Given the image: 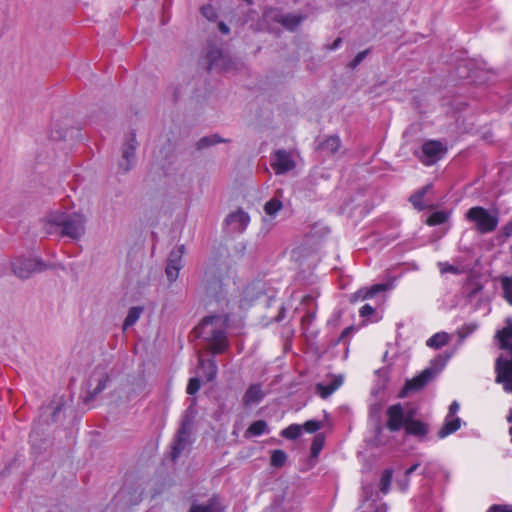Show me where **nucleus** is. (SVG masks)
<instances>
[{
  "instance_id": "nucleus-1",
  "label": "nucleus",
  "mask_w": 512,
  "mask_h": 512,
  "mask_svg": "<svg viewBox=\"0 0 512 512\" xmlns=\"http://www.w3.org/2000/svg\"><path fill=\"white\" fill-rule=\"evenodd\" d=\"M227 320V317L220 315L210 316L195 328L197 336L209 344V348L214 354L223 352L228 346L225 334Z\"/></svg>"
},
{
  "instance_id": "nucleus-2",
  "label": "nucleus",
  "mask_w": 512,
  "mask_h": 512,
  "mask_svg": "<svg viewBox=\"0 0 512 512\" xmlns=\"http://www.w3.org/2000/svg\"><path fill=\"white\" fill-rule=\"evenodd\" d=\"M86 222V216L79 212L57 211L49 216V223L61 227V234L73 240H78L85 234Z\"/></svg>"
},
{
  "instance_id": "nucleus-3",
  "label": "nucleus",
  "mask_w": 512,
  "mask_h": 512,
  "mask_svg": "<svg viewBox=\"0 0 512 512\" xmlns=\"http://www.w3.org/2000/svg\"><path fill=\"white\" fill-rule=\"evenodd\" d=\"M194 403L195 399L192 400L191 405L187 408L181 427L175 437L171 452L172 460H175L190 444V434L196 417Z\"/></svg>"
},
{
  "instance_id": "nucleus-4",
  "label": "nucleus",
  "mask_w": 512,
  "mask_h": 512,
  "mask_svg": "<svg viewBox=\"0 0 512 512\" xmlns=\"http://www.w3.org/2000/svg\"><path fill=\"white\" fill-rule=\"evenodd\" d=\"M449 356H438L432 362V366L423 370L419 375L408 380L401 392V396H406L411 391L422 389L428 382H430L444 367L448 361Z\"/></svg>"
},
{
  "instance_id": "nucleus-5",
  "label": "nucleus",
  "mask_w": 512,
  "mask_h": 512,
  "mask_svg": "<svg viewBox=\"0 0 512 512\" xmlns=\"http://www.w3.org/2000/svg\"><path fill=\"white\" fill-rule=\"evenodd\" d=\"M466 218L475 224L476 230L481 234L493 232L499 222L498 213H490L481 206L470 208L466 213Z\"/></svg>"
},
{
  "instance_id": "nucleus-6",
  "label": "nucleus",
  "mask_w": 512,
  "mask_h": 512,
  "mask_svg": "<svg viewBox=\"0 0 512 512\" xmlns=\"http://www.w3.org/2000/svg\"><path fill=\"white\" fill-rule=\"evenodd\" d=\"M263 284L258 281L247 285L241 292L231 294V298L227 300V305L234 309L238 306L239 309L247 308L254 300L258 299L263 294Z\"/></svg>"
},
{
  "instance_id": "nucleus-7",
  "label": "nucleus",
  "mask_w": 512,
  "mask_h": 512,
  "mask_svg": "<svg viewBox=\"0 0 512 512\" xmlns=\"http://www.w3.org/2000/svg\"><path fill=\"white\" fill-rule=\"evenodd\" d=\"M110 382V375L105 368H95L86 382V401L93 400L104 391Z\"/></svg>"
},
{
  "instance_id": "nucleus-8",
  "label": "nucleus",
  "mask_w": 512,
  "mask_h": 512,
  "mask_svg": "<svg viewBox=\"0 0 512 512\" xmlns=\"http://www.w3.org/2000/svg\"><path fill=\"white\" fill-rule=\"evenodd\" d=\"M185 253L184 245L175 247L169 254L165 273L170 282H174L182 268V258Z\"/></svg>"
},
{
  "instance_id": "nucleus-9",
  "label": "nucleus",
  "mask_w": 512,
  "mask_h": 512,
  "mask_svg": "<svg viewBox=\"0 0 512 512\" xmlns=\"http://www.w3.org/2000/svg\"><path fill=\"white\" fill-rule=\"evenodd\" d=\"M422 153L421 161L425 165H432L444 156L446 147L439 141L430 140L423 144Z\"/></svg>"
},
{
  "instance_id": "nucleus-10",
  "label": "nucleus",
  "mask_w": 512,
  "mask_h": 512,
  "mask_svg": "<svg viewBox=\"0 0 512 512\" xmlns=\"http://www.w3.org/2000/svg\"><path fill=\"white\" fill-rule=\"evenodd\" d=\"M12 268L17 277L26 279L33 272L43 270V264L37 259H16L12 263Z\"/></svg>"
},
{
  "instance_id": "nucleus-11",
  "label": "nucleus",
  "mask_w": 512,
  "mask_h": 512,
  "mask_svg": "<svg viewBox=\"0 0 512 512\" xmlns=\"http://www.w3.org/2000/svg\"><path fill=\"white\" fill-rule=\"evenodd\" d=\"M271 167L276 174H284L293 170L296 166L292 155L285 150L276 151L271 157Z\"/></svg>"
},
{
  "instance_id": "nucleus-12",
  "label": "nucleus",
  "mask_w": 512,
  "mask_h": 512,
  "mask_svg": "<svg viewBox=\"0 0 512 512\" xmlns=\"http://www.w3.org/2000/svg\"><path fill=\"white\" fill-rule=\"evenodd\" d=\"M387 415V428L392 431H398L401 427L406 425L408 419L405 418L403 408L400 404L390 406L386 412Z\"/></svg>"
},
{
  "instance_id": "nucleus-13",
  "label": "nucleus",
  "mask_w": 512,
  "mask_h": 512,
  "mask_svg": "<svg viewBox=\"0 0 512 512\" xmlns=\"http://www.w3.org/2000/svg\"><path fill=\"white\" fill-rule=\"evenodd\" d=\"M250 222V216L242 209L231 212L225 219V223L232 231L243 232Z\"/></svg>"
},
{
  "instance_id": "nucleus-14",
  "label": "nucleus",
  "mask_w": 512,
  "mask_h": 512,
  "mask_svg": "<svg viewBox=\"0 0 512 512\" xmlns=\"http://www.w3.org/2000/svg\"><path fill=\"white\" fill-rule=\"evenodd\" d=\"M211 69L229 70L230 59L217 48L211 49L207 54Z\"/></svg>"
},
{
  "instance_id": "nucleus-15",
  "label": "nucleus",
  "mask_w": 512,
  "mask_h": 512,
  "mask_svg": "<svg viewBox=\"0 0 512 512\" xmlns=\"http://www.w3.org/2000/svg\"><path fill=\"white\" fill-rule=\"evenodd\" d=\"M136 148H137V141H136V135L134 133H130L122 148H121V156L123 159H128L132 163H136Z\"/></svg>"
},
{
  "instance_id": "nucleus-16",
  "label": "nucleus",
  "mask_w": 512,
  "mask_h": 512,
  "mask_svg": "<svg viewBox=\"0 0 512 512\" xmlns=\"http://www.w3.org/2000/svg\"><path fill=\"white\" fill-rule=\"evenodd\" d=\"M461 427V419L459 417L446 416L442 428L438 431V437L443 439L450 434L456 432Z\"/></svg>"
},
{
  "instance_id": "nucleus-17",
  "label": "nucleus",
  "mask_w": 512,
  "mask_h": 512,
  "mask_svg": "<svg viewBox=\"0 0 512 512\" xmlns=\"http://www.w3.org/2000/svg\"><path fill=\"white\" fill-rule=\"evenodd\" d=\"M304 18L302 14L287 13L280 15L277 21L286 29L293 31L301 24Z\"/></svg>"
},
{
  "instance_id": "nucleus-18",
  "label": "nucleus",
  "mask_w": 512,
  "mask_h": 512,
  "mask_svg": "<svg viewBox=\"0 0 512 512\" xmlns=\"http://www.w3.org/2000/svg\"><path fill=\"white\" fill-rule=\"evenodd\" d=\"M284 197V191L282 189H278L275 193V196L271 198L264 206V210L267 215L274 216L276 215L283 207L282 198Z\"/></svg>"
},
{
  "instance_id": "nucleus-19",
  "label": "nucleus",
  "mask_w": 512,
  "mask_h": 512,
  "mask_svg": "<svg viewBox=\"0 0 512 512\" xmlns=\"http://www.w3.org/2000/svg\"><path fill=\"white\" fill-rule=\"evenodd\" d=\"M264 397L261 386L258 384L251 385L243 396V403L246 406L258 403Z\"/></svg>"
},
{
  "instance_id": "nucleus-20",
  "label": "nucleus",
  "mask_w": 512,
  "mask_h": 512,
  "mask_svg": "<svg viewBox=\"0 0 512 512\" xmlns=\"http://www.w3.org/2000/svg\"><path fill=\"white\" fill-rule=\"evenodd\" d=\"M343 383L342 377H336L329 385L317 384L316 392L322 397L327 398L334 393Z\"/></svg>"
},
{
  "instance_id": "nucleus-21",
  "label": "nucleus",
  "mask_w": 512,
  "mask_h": 512,
  "mask_svg": "<svg viewBox=\"0 0 512 512\" xmlns=\"http://www.w3.org/2000/svg\"><path fill=\"white\" fill-rule=\"evenodd\" d=\"M405 430L408 434L418 437H423L428 432L426 424L421 421L409 419L406 421Z\"/></svg>"
},
{
  "instance_id": "nucleus-22",
  "label": "nucleus",
  "mask_w": 512,
  "mask_h": 512,
  "mask_svg": "<svg viewBox=\"0 0 512 512\" xmlns=\"http://www.w3.org/2000/svg\"><path fill=\"white\" fill-rule=\"evenodd\" d=\"M386 289H387V285L376 284L370 288H365V289L359 290L357 293H355L353 295V300H355V301L358 299L365 300V299L373 297L374 295H376L379 292L385 291Z\"/></svg>"
},
{
  "instance_id": "nucleus-23",
  "label": "nucleus",
  "mask_w": 512,
  "mask_h": 512,
  "mask_svg": "<svg viewBox=\"0 0 512 512\" xmlns=\"http://www.w3.org/2000/svg\"><path fill=\"white\" fill-rule=\"evenodd\" d=\"M199 366L203 370V373L208 381L213 380L217 374V365L214 360L210 359L205 361L199 357Z\"/></svg>"
},
{
  "instance_id": "nucleus-24",
  "label": "nucleus",
  "mask_w": 512,
  "mask_h": 512,
  "mask_svg": "<svg viewBox=\"0 0 512 512\" xmlns=\"http://www.w3.org/2000/svg\"><path fill=\"white\" fill-rule=\"evenodd\" d=\"M341 141L338 136H329L321 143V149L330 154H335L339 151Z\"/></svg>"
},
{
  "instance_id": "nucleus-25",
  "label": "nucleus",
  "mask_w": 512,
  "mask_h": 512,
  "mask_svg": "<svg viewBox=\"0 0 512 512\" xmlns=\"http://www.w3.org/2000/svg\"><path fill=\"white\" fill-rule=\"evenodd\" d=\"M449 341V335L445 332H439L430 337L426 344L431 348L438 349L446 345Z\"/></svg>"
},
{
  "instance_id": "nucleus-26",
  "label": "nucleus",
  "mask_w": 512,
  "mask_h": 512,
  "mask_svg": "<svg viewBox=\"0 0 512 512\" xmlns=\"http://www.w3.org/2000/svg\"><path fill=\"white\" fill-rule=\"evenodd\" d=\"M503 298L512 305V276H502L500 278Z\"/></svg>"
},
{
  "instance_id": "nucleus-27",
  "label": "nucleus",
  "mask_w": 512,
  "mask_h": 512,
  "mask_svg": "<svg viewBox=\"0 0 512 512\" xmlns=\"http://www.w3.org/2000/svg\"><path fill=\"white\" fill-rule=\"evenodd\" d=\"M432 185L431 184H428L424 187H422L420 190H418L417 192H415L411 197H410V202L412 203V205L418 209V210H422L424 209V204L422 203V198L424 197V195L431 189Z\"/></svg>"
},
{
  "instance_id": "nucleus-28",
  "label": "nucleus",
  "mask_w": 512,
  "mask_h": 512,
  "mask_svg": "<svg viewBox=\"0 0 512 512\" xmlns=\"http://www.w3.org/2000/svg\"><path fill=\"white\" fill-rule=\"evenodd\" d=\"M142 313L141 307H132L129 309L128 314L123 323V329L126 330L129 327L133 326L137 320L139 319Z\"/></svg>"
},
{
  "instance_id": "nucleus-29",
  "label": "nucleus",
  "mask_w": 512,
  "mask_h": 512,
  "mask_svg": "<svg viewBox=\"0 0 512 512\" xmlns=\"http://www.w3.org/2000/svg\"><path fill=\"white\" fill-rule=\"evenodd\" d=\"M267 430V424L263 420H257L253 422L246 430V436H259L265 433Z\"/></svg>"
},
{
  "instance_id": "nucleus-30",
  "label": "nucleus",
  "mask_w": 512,
  "mask_h": 512,
  "mask_svg": "<svg viewBox=\"0 0 512 512\" xmlns=\"http://www.w3.org/2000/svg\"><path fill=\"white\" fill-rule=\"evenodd\" d=\"M391 481H392V470L391 469L384 470V472L382 473L381 479H380V483H379L380 491L383 494L388 493Z\"/></svg>"
},
{
  "instance_id": "nucleus-31",
  "label": "nucleus",
  "mask_w": 512,
  "mask_h": 512,
  "mask_svg": "<svg viewBox=\"0 0 512 512\" xmlns=\"http://www.w3.org/2000/svg\"><path fill=\"white\" fill-rule=\"evenodd\" d=\"M448 218V215L443 211H437L432 213L426 220L429 226H435L444 223Z\"/></svg>"
},
{
  "instance_id": "nucleus-32",
  "label": "nucleus",
  "mask_w": 512,
  "mask_h": 512,
  "mask_svg": "<svg viewBox=\"0 0 512 512\" xmlns=\"http://www.w3.org/2000/svg\"><path fill=\"white\" fill-rule=\"evenodd\" d=\"M286 453L282 450H274L271 455V465L274 467H281L286 462Z\"/></svg>"
},
{
  "instance_id": "nucleus-33",
  "label": "nucleus",
  "mask_w": 512,
  "mask_h": 512,
  "mask_svg": "<svg viewBox=\"0 0 512 512\" xmlns=\"http://www.w3.org/2000/svg\"><path fill=\"white\" fill-rule=\"evenodd\" d=\"M301 434V426L293 424L282 431V436L287 439H296Z\"/></svg>"
},
{
  "instance_id": "nucleus-34",
  "label": "nucleus",
  "mask_w": 512,
  "mask_h": 512,
  "mask_svg": "<svg viewBox=\"0 0 512 512\" xmlns=\"http://www.w3.org/2000/svg\"><path fill=\"white\" fill-rule=\"evenodd\" d=\"M134 165L135 164L132 163L130 160L123 159V157L121 156L117 163L116 172L117 174H126L134 167Z\"/></svg>"
},
{
  "instance_id": "nucleus-35",
  "label": "nucleus",
  "mask_w": 512,
  "mask_h": 512,
  "mask_svg": "<svg viewBox=\"0 0 512 512\" xmlns=\"http://www.w3.org/2000/svg\"><path fill=\"white\" fill-rule=\"evenodd\" d=\"M147 393H148V389H147L146 383L144 381L140 380L137 383H135V388L133 389L134 395H132V392H129V399H133L136 396H140V395H146Z\"/></svg>"
},
{
  "instance_id": "nucleus-36",
  "label": "nucleus",
  "mask_w": 512,
  "mask_h": 512,
  "mask_svg": "<svg viewBox=\"0 0 512 512\" xmlns=\"http://www.w3.org/2000/svg\"><path fill=\"white\" fill-rule=\"evenodd\" d=\"M324 445V437L320 434L314 437V440L311 445V453L313 456H317Z\"/></svg>"
},
{
  "instance_id": "nucleus-37",
  "label": "nucleus",
  "mask_w": 512,
  "mask_h": 512,
  "mask_svg": "<svg viewBox=\"0 0 512 512\" xmlns=\"http://www.w3.org/2000/svg\"><path fill=\"white\" fill-rule=\"evenodd\" d=\"M189 512H219V509L214 503H210L207 505H194Z\"/></svg>"
},
{
  "instance_id": "nucleus-38",
  "label": "nucleus",
  "mask_w": 512,
  "mask_h": 512,
  "mask_svg": "<svg viewBox=\"0 0 512 512\" xmlns=\"http://www.w3.org/2000/svg\"><path fill=\"white\" fill-rule=\"evenodd\" d=\"M201 13L209 21H213L217 18V11L212 5H204L201 8Z\"/></svg>"
},
{
  "instance_id": "nucleus-39",
  "label": "nucleus",
  "mask_w": 512,
  "mask_h": 512,
  "mask_svg": "<svg viewBox=\"0 0 512 512\" xmlns=\"http://www.w3.org/2000/svg\"><path fill=\"white\" fill-rule=\"evenodd\" d=\"M477 329V325L474 323L466 324L459 330V336L463 339L468 337Z\"/></svg>"
},
{
  "instance_id": "nucleus-40",
  "label": "nucleus",
  "mask_w": 512,
  "mask_h": 512,
  "mask_svg": "<svg viewBox=\"0 0 512 512\" xmlns=\"http://www.w3.org/2000/svg\"><path fill=\"white\" fill-rule=\"evenodd\" d=\"M200 380L198 378H191L187 385V393L190 395L195 394L200 389Z\"/></svg>"
},
{
  "instance_id": "nucleus-41",
  "label": "nucleus",
  "mask_w": 512,
  "mask_h": 512,
  "mask_svg": "<svg viewBox=\"0 0 512 512\" xmlns=\"http://www.w3.org/2000/svg\"><path fill=\"white\" fill-rule=\"evenodd\" d=\"M368 50H364V51H361L359 52L355 58L349 63V67L354 69L356 68L364 59L365 57L367 56L368 54Z\"/></svg>"
},
{
  "instance_id": "nucleus-42",
  "label": "nucleus",
  "mask_w": 512,
  "mask_h": 512,
  "mask_svg": "<svg viewBox=\"0 0 512 512\" xmlns=\"http://www.w3.org/2000/svg\"><path fill=\"white\" fill-rule=\"evenodd\" d=\"M439 268H440V271L441 273H453V274H458L459 273V269L447 262H440L439 263Z\"/></svg>"
},
{
  "instance_id": "nucleus-43",
  "label": "nucleus",
  "mask_w": 512,
  "mask_h": 512,
  "mask_svg": "<svg viewBox=\"0 0 512 512\" xmlns=\"http://www.w3.org/2000/svg\"><path fill=\"white\" fill-rule=\"evenodd\" d=\"M320 427H321L320 422L315 421V420H309V421L305 422L303 425V428L309 433L316 432L317 430L320 429Z\"/></svg>"
},
{
  "instance_id": "nucleus-44",
  "label": "nucleus",
  "mask_w": 512,
  "mask_h": 512,
  "mask_svg": "<svg viewBox=\"0 0 512 512\" xmlns=\"http://www.w3.org/2000/svg\"><path fill=\"white\" fill-rule=\"evenodd\" d=\"M487 512H512V506L493 505Z\"/></svg>"
},
{
  "instance_id": "nucleus-45",
  "label": "nucleus",
  "mask_w": 512,
  "mask_h": 512,
  "mask_svg": "<svg viewBox=\"0 0 512 512\" xmlns=\"http://www.w3.org/2000/svg\"><path fill=\"white\" fill-rule=\"evenodd\" d=\"M209 146H213L211 136L203 137L197 143V147L199 149L206 148V147H209Z\"/></svg>"
},
{
  "instance_id": "nucleus-46",
  "label": "nucleus",
  "mask_w": 512,
  "mask_h": 512,
  "mask_svg": "<svg viewBox=\"0 0 512 512\" xmlns=\"http://www.w3.org/2000/svg\"><path fill=\"white\" fill-rule=\"evenodd\" d=\"M374 313V308L370 306L369 304H365L360 309V315L363 317L372 315Z\"/></svg>"
},
{
  "instance_id": "nucleus-47",
  "label": "nucleus",
  "mask_w": 512,
  "mask_h": 512,
  "mask_svg": "<svg viewBox=\"0 0 512 512\" xmlns=\"http://www.w3.org/2000/svg\"><path fill=\"white\" fill-rule=\"evenodd\" d=\"M458 410H459L458 402H456V401L452 402L451 405L449 406V411H448L447 416L456 417L455 415L458 412Z\"/></svg>"
},
{
  "instance_id": "nucleus-48",
  "label": "nucleus",
  "mask_w": 512,
  "mask_h": 512,
  "mask_svg": "<svg viewBox=\"0 0 512 512\" xmlns=\"http://www.w3.org/2000/svg\"><path fill=\"white\" fill-rule=\"evenodd\" d=\"M503 234L506 236V237H510L512 236V221H510L509 223H507L505 225V227L503 228Z\"/></svg>"
},
{
  "instance_id": "nucleus-49",
  "label": "nucleus",
  "mask_w": 512,
  "mask_h": 512,
  "mask_svg": "<svg viewBox=\"0 0 512 512\" xmlns=\"http://www.w3.org/2000/svg\"><path fill=\"white\" fill-rule=\"evenodd\" d=\"M218 28L223 34L229 33V27L224 22H220L218 24Z\"/></svg>"
},
{
  "instance_id": "nucleus-50",
  "label": "nucleus",
  "mask_w": 512,
  "mask_h": 512,
  "mask_svg": "<svg viewBox=\"0 0 512 512\" xmlns=\"http://www.w3.org/2000/svg\"><path fill=\"white\" fill-rule=\"evenodd\" d=\"M211 136V139H212V143L213 145L215 144H218V143H221V142H226V140L222 139L221 137H219L218 135L214 134V135H210Z\"/></svg>"
},
{
  "instance_id": "nucleus-51",
  "label": "nucleus",
  "mask_w": 512,
  "mask_h": 512,
  "mask_svg": "<svg viewBox=\"0 0 512 512\" xmlns=\"http://www.w3.org/2000/svg\"><path fill=\"white\" fill-rule=\"evenodd\" d=\"M419 464H414L410 468H408L405 472V477L409 478V476L418 468Z\"/></svg>"
},
{
  "instance_id": "nucleus-52",
  "label": "nucleus",
  "mask_w": 512,
  "mask_h": 512,
  "mask_svg": "<svg viewBox=\"0 0 512 512\" xmlns=\"http://www.w3.org/2000/svg\"><path fill=\"white\" fill-rule=\"evenodd\" d=\"M341 43H342V39H341V38H337V39L333 42V44L330 46V50H336L337 48H339V47H340Z\"/></svg>"
},
{
  "instance_id": "nucleus-53",
  "label": "nucleus",
  "mask_w": 512,
  "mask_h": 512,
  "mask_svg": "<svg viewBox=\"0 0 512 512\" xmlns=\"http://www.w3.org/2000/svg\"><path fill=\"white\" fill-rule=\"evenodd\" d=\"M408 483H409V480L408 478L405 477V480L403 482H399V486L401 487V490H406V488L408 487Z\"/></svg>"
},
{
  "instance_id": "nucleus-54",
  "label": "nucleus",
  "mask_w": 512,
  "mask_h": 512,
  "mask_svg": "<svg viewBox=\"0 0 512 512\" xmlns=\"http://www.w3.org/2000/svg\"><path fill=\"white\" fill-rule=\"evenodd\" d=\"M507 421H508V422H512V408H511V409H510V411H509V415H508V417H507Z\"/></svg>"
},
{
  "instance_id": "nucleus-55",
  "label": "nucleus",
  "mask_w": 512,
  "mask_h": 512,
  "mask_svg": "<svg viewBox=\"0 0 512 512\" xmlns=\"http://www.w3.org/2000/svg\"><path fill=\"white\" fill-rule=\"evenodd\" d=\"M304 319H307V320L311 321V320L313 319V314L308 313V314L306 315V317H304Z\"/></svg>"
},
{
  "instance_id": "nucleus-56",
  "label": "nucleus",
  "mask_w": 512,
  "mask_h": 512,
  "mask_svg": "<svg viewBox=\"0 0 512 512\" xmlns=\"http://www.w3.org/2000/svg\"><path fill=\"white\" fill-rule=\"evenodd\" d=\"M304 301H305V302L313 301V298H312L311 296H306V297L304 298Z\"/></svg>"
},
{
  "instance_id": "nucleus-57",
  "label": "nucleus",
  "mask_w": 512,
  "mask_h": 512,
  "mask_svg": "<svg viewBox=\"0 0 512 512\" xmlns=\"http://www.w3.org/2000/svg\"><path fill=\"white\" fill-rule=\"evenodd\" d=\"M244 1L249 3V4L252 2V0H244Z\"/></svg>"
}]
</instances>
